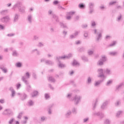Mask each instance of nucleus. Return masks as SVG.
Listing matches in <instances>:
<instances>
[{
    "label": "nucleus",
    "instance_id": "obj_1",
    "mask_svg": "<svg viewBox=\"0 0 124 124\" xmlns=\"http://www.w3.org/2000/svg\"><path fill=\"white\" fill-rule=\"evenodd\" d=\"M72 56V54L70 53L68 54V56L57 57V60H58L59 62V63H58L59 67H60V68H64V67H66L65 64H63L61 62H60V60H64V59H69V58L71 57Z\"/></svg>",
    "mask_w": 124,
    "mask_h": 124
},
{
    "label": "nucleus",
    "instance_id": "obj_2",
    "mask_svg": "<svg viewBox=\"0 0 124 124\" xmlns=\"http://www.w3.org/2000/svg\"><path fill=\"white\" fill-rule=\"evenodd\" d=\"M97 72L98 74L97 76L98 78H101V79H103V80L106 79V76L103 74V69L99 68L97 70Z\"/></svg>",
    "mask_w": 124,
    "mask_h": 124
},
{
    "label": "nucleus",
    "instance_id": "obj_3",
    "mask_svg": "<svg viewBox=\"0 0 124 124\" xmlns=\"http://www.w3.org/2000/svg\"><path fill=\"white\" fill-rule=\"evenodd\" d=\"M25 76H26L22 77L21 80H22V81H23V82H24V83H25V84H26V85H29V81H28V80H27V79L30 78V77L31 76L30 75V73H29V72L26 73Z\"/></svg>",
    "mask_w": 124,
    "mask_h": 124
},
{
    "label": "nucleus",
    "instance_id": "obj_4",
    "mask_svg": "<svg viewBox=\"0 0 124 124\" xmlns=\"http://www.w3.org/2000/svg\"><path fill=\"white\" fill-rule=\"evenodd\" d=\"M2 115H5V116H13V111L10 109H5L4 111L2 112Z\"/></svg>",
    "mask_w": 124,
    "mask_h": 124
},
{
    "label": "nucleus",
    "instance_id": "obj_5",
    "mask_svg": "<svg viewBox=\"0 0 124 124\" xmlns=\"http://www.w3.org/2000/svg\"><path fill=\"white\" fill-rule=\"evenodd\" d=\"M81 98L82 97H81V96L76 95L73 99H71V100H74L75 104L77 105V104H78V103L81 101Z\"/></svg>",
    "mask_w": 124,
    "mask_h": 124
},
{
    "label": "nucleus",
    "instance_id": "obj_6",
    "mask_svg": "<svg viewBox=\"0 0 124 124\" xmlns=\"http://www.w3.org/2000/svg\"><path fill=\"white\" fill-rule=\"evenodd\" d=\"M0 21L2 23H8V22L10 21V17H9V16H7L1 17L0 19Z\"/></svg>",
    "mask_w": 124,
    "mask_h": 124
},
{
    "label": "nucleus",
    "instance_id": "obj_7",
    "mask_svg": "<svg viewBox=\"0 0 124 124\" xmlns=\"http://www.w3.org/2000/svg\"><path fill=\"white\" fill-rule=\"evenodd\" d=\"M45 62V63L46 64H47L48 65H51V64H53L54 62H53L50 61V60H46L45 61V59H42L41 60V62Z\"/></svg>",
    "mask_w": 124,
    "mask_h": 124
},
{
    "label": "nucleus",
    "instance_id": "obj_8",
    "mask_svg": "<svg viewBox=\"0 0 124 124\" xmlns=\"http://www.w3.org/2000/svg\"><path fill=\"white\" fill-rule=\"evenodd\" d=\"M22 5V2H17L16 3L13 7V9H15V8H18V9L21 8V6Z\"/></svg>",
    "mask_w": 124,
    "mask_h": 124
},
{
    "label": "nucleus",
    "instance_id": "obj_9",
    "mask_svg": "<svg viewBox=\"0 0 124 124\" xmlns=\"http://www.w3.org/2000/svg\"><path fill=\"white\" fill-rule=\"evenodd\" d=\"M104 80L105 79H103V78H102L101 80L95 81L94 84V86L95 87H98V86H99V85H100V84H101V83H102V82H103Z\"/></svg>",
    "mask_w": 124,
    "mask_h": 124
},
{
    "label": "nucleus",
    "instance_id": "obj_10",
    "mask_svg": "<svg viewBox=\"0 0 124 124\" xmlns=\"http://www.w3.org/2000/svg\"><path fill=\"white\" fill-rule=\"evenodd\" d=\"M28 22L30 23V24H31L32 22V15H29L27 16V19Z\"/></svg>",
    "mask_w": 124,
    "mask_h": 124
},
{
    "label": "nucleus",
    "instance_id": "obj_11",
    "mask_svg": "<svg viewBox=\"0 0 124 124\" xmlns=\"http://www.w3.org/2000/svg\"><path fill=\"white\" fill-rule=\"evenodd\" d=\"M71 114H72V112H71V110H68L66 112V114H65V118H69V116H70V115H71Z\"/></svg>",
    "mask_w": 124,
    "mask_h": 124
},
{
    "label": "nucleus",
    "instance_id": "obj_12",
    "mask_svg": "<svg viewBox=\"0 0 124 124\" xmlns=\"http://www.w3.org/2000/svg\"><path fill=\"white\" fill-rule=\"evenodd\" d=\"M108 105V101H106L103 104L101 107V109H105L106 106Z\"/></svg>",
    "mask_w": 124,
    "mask_h": 124
},
{
    "label": "nucleus",
    "instance_id": "obj_13",
    "mask_svg": "<svg viewBox=\"0 0 124 124\" xmlns=\"http://www.w3.org/2000/svg\"><path fill=\"white\" fill-rule=\"evenodd\" d=\"M27 98V94L24 93L23 94L20 95V99L21 100H25Z\"/></svg>",
    "mask_w": 124,
    "mask_h": 124
},
{
    "label": "nucleus",
    "instance_id": "obj_14",
    "mask_svg": "<svg viewBox=\"0 0 124 124\" xmlns=\"http://www.w3.org/2000/svg\"><path fill=\"white\" fill-rule=\"evenodd\" d=\"M10 90L12 92V95L11 96L12 97H14L15 95V91L14 90V89H13V88L12 87H10Z\"/></svg>",
    "mask_w": 124,
    "mask_h": 124
},
{
    "label": "nucleus",
    "instance_id": "obj_15",
    "mask_svg": "<svg viewBox=\"0 0 124 124\" xmlns=\"http://www.w3.org/2000/svg\"><path fill=\"white\" fill-rule=\"evenodd\" d=\"M19 10L21 13H25V10H26V7L25 6H22L19 9Z\"/></svg>",
    "mask_w": 124,
    "mask_h": 124
},
{
    "label": "nucleus",
    "instance_id": "obj_16",
    "mask_svg": "<svg viewBox=\"0 0 124 124\" xmlns=\"http://www.w3.org/2000/svg\"><path fill=\"white\" fill-rule=\"evenodd\" d=\"M34 104V102L33 101L30 100L28 102V106H33Z\"/></svg>",
    "mask_w": 124,
    "mask_h": 124
},
{
    "label": "nucleus",
    "instance_id": "obj_17",
    "mask_svg": "<svg viewBox=\"0 0 124 124\" xmlns=\"http://www.w3.org/2000/svg\"><path fill=\"white\" fill-rule=\"evenodd\" d=\"M48 81H50V82H52L53 83H55L56 82V80L52 77L49 76L48 78Z\"/></svg>",
    "mask_w": 124,
    "mask_h": 124
},
{
    "label": "nucleus",
    "instance_id": "obj_18",
    "mask_svg": "<svg viewBox=\"0 0 124 124\" xmlns=\"http://www.w3.org/2000/svg\"><path fill=\"white\" fill-rule=\"evenodd\" d=\"M7 12H8V10H2L0 13L1 14V15H2L3 16V15H5V14H6V13H7Z\"/></svg>",
    "mask_w": 124,
    "mask_h": 124
},
{
    "label": "nucleus",
    "instance_id": "obj_19",
    "mask_svg": "<svg viewBox=\"0 0 124 124\" xmlns=\"http://www.w3.org/2000/svg\"><path fill=\"white\" fill-rule=\"evenodd\" d=\"M97 102H98V100L96 99L93 103V109H95V107L96 105L97 104Z\"/></svg>",
    "mask_w": 124,
    "mask_h": 124
},
{
    "label": "nucleus",
    "instance_id": "obj_20",
    "mask_svg": "<svg viewBox=\"0 0 124 124\" xmlns=\"http://www.w3.org/2000/svg\"><path fill=\"white\" fill-rule=\"evenodd\" d=\"M122 114H123V111H118L117 113H116V117L117 118H120V116H121V115H122Z\"/></svg>",
    "mask_w": 124,
    "mask_h": 124
},
{
    "label": "nucleus",
    "instance_id": "obj_21",
    "mask_svg": "<svg viewBox=\"0 0 124 124\" xmlns=\"http://www.w3.org/2000/svg\"><path fill=\"white\" fill-rule=\"evenodd\" d=\"M18 19H19V16L17 14H16L14 18V22H17L18 21Z\"/></svg>",
    "mask_w": 124,
    "mask_h": 124
},
{
    "label": "nucleus",
    "instance_id": "obj_22",
    "mask_svg": "<svg viewBox=\"0 0 124 124\" xmlns=\"http://www.w3.org/2000/svg\"><path fill=\"white\" fill-rule=\"evenodd\" d=\"M37 94H38V92L34 91L31 94V96L32 97H34L35 96H36Z\"/></svg>",
    "mask_w": 124,
    "mask_h": 124
},
{
    "label": "nucleus",
    "instance_id": "obj_23",
    "mask_svg": "<svg viewBox=\"0 0 124 124\" xmlns=\"http://www.w3.org/2000/svg\"><path fill=\"white\" fill-rule=\"evenodd\" d=\"M72 65H73V66H75V65H80V64L79 62L76 61V60H74L72 63Z\"/></svg>",
    "mask_w": 124,
    "mask_h": 124
},
{
    "label": "nucleus",
    "instance_id": "obj_24",
    "mask_svg": "<svg viewBox=\"0 0 124 124\" xmlns=\"http://www.w3.org/2000/svg\"><path fill=\"white\" fill-rule=\"evenodd\" d=\"M105 73H106V74L107 75H110V74H111V70L109 69H107L105 71Z\"/></svg>",
    "mask_w": 124,
    "mask_h": 124
},
{
    "label": "nucleus",
    "instance_id": "obj_25",
    "mask_svg": "<svg viewBox=\"0 0 124 124\" xmlns=\"http://www.w3.org/2000/svg\"><path fill=\"white\" fill-rule=\"evenodd\" d=\"M109 55L110 56H116V55H118V52L115 51L110 52L109 53Z\"/></svg>",
    "mask_w": 124,
    "mask_h": 124
},
{
    "label": "nucleus",
    "instance_id": "obj_26",
    "mask_svg": "<svg viewBox=\"0 0 124 124\" xmlns=\"http://www.w3.org/2000/svg\"><path fill=\"white\" fill-rule=\"evenodd\" d=\"M52 107H53V105H51L48 107L49 110H48V113L49 115H51V114H52V110H51V108H52Z\"/></svg>",
    "mask_w": 124,
    "mask_h": 124
},
{
    "label": "nucleus",
    "instance_id": "obj_27",
    "mask_svg": "<svg viewBox=\"0 0 124 124\" xmlns=\"http://www.w3.org/2000/svg\"><path fill=\"white\" fill-rule=\"evenodd\" d=\"M72 112L73 114L76 115V114H77V108H73L72 109Z\"/></svg>",
    "mask_w": 124,
    "mask_h": 124
},
{
    "label": "nucleus",
    "instance_id": "obj_28",
    "mask_svg": "<svg viewBox=\"0 0 124 124\" xmlns=\"http://www.w3.org/2000/svg\"><path fill=\"white\" fill-rule=\"evenodd\" d=\"M0 69H1V70L3 71V72H4V73H7V69L2 67V66H1L0 67Z\"/></svg>",
    "mask_w": 124,
    "mask_h": 124
},
{
    "label": "nucleus",
    "instance_id": "obj_29",
    "mask_svg": "<svg viewBox=\"0 0 124 124\" xmlns=\"http://www.w3.org/2000/svg\"><path fill=\"white\" fill-rule=\"evenodd\" d=\"M60 25L61 28H63V29H64V28L67 29V26H66V25H65L62 22H61L60 23Z\"/></svg>",
    "mask_w": 124,
    "mask_h": 124
},
{
    "label": "nucleus",
    "instance_id": "obj_30",
    "mask_svg": "<svg viewBox=\"0 0 124 124\" xmlns=\"http://www.w3.org/2000/svg\"><path fill=\"white\" fill-rule=\"evenodd\" d=\"M12 55H13V57H17V56H18V52H17L16 51V50H14L13 51Z\"/></svg>",
    "mask_w": 124,
    "mask_h": 124
},
{
    "label": "nucleus",
    "instance_id": "obj_31",
    "mask_svg": "<svg viewBox=\"0 0 124 124\" xmlns=\"http://www.w3.org/2000/svg\"><path fill=\"white\" fill-rule=\"evenodd\" d=\"M123 85H124V82L120 83L119 85H117L116 86V90H119V89H121V88H122Z\"/></svg>",
    "mask_w": 124,
    "mask_h": 124
},
{
    "label": "nucleus",
    "instance_id": "obj_32",
    "mask_svg": "<svg viewBox=\"0 0 124 124\" xmlns=\"http://www.w3.org/2000/svg\"><path fill=\"white\" fill-rule=\"evenodd\" d=\"M53 18L55 20L56 22H59V18H58V16H56V15H53Z\"/></svg>",
    "mask_w": 124,
    "mask_h": 124
},
{
    "label": "nucleus",
    "instance_id": "obj_33",
    "mask_svg": "<svg viewBox=\"0 0 124 124\" xmlns=\"http://www.w3.org/2000/svg\"><path fill=\"white\" fill-rule=\"evenodd\" d=\"M92 83V78L91 77H89L87 79V83L89 84Z\"/></svg>",
    "mask_w": 124,
    "mask_h": 124
},
{
    "label": "nucleus",
    "instance_id": "obj_34",
    "mask_svg": "<svg viewBox=\"0 0 124 124\" xmlns=\"http://www.w3.org/2000/svg\"><path fill=\"white\" fill-rule=\"evenodd\" d=\"M81 59L82 61H84V62H88L89 61L88 58L85 56L81 57Z\"/></svg>",
    "mask_w": 124,
    "mask_h": 124
},
{
    "label": "nucleus",
    "instance_id": "obj_35",
    "mask_svg": "<svg viewBox=\"0 0 124 124\" xmlns=\"http://www.w3.org/2000/svg\"><path fill=\"white\" fill-rule=\"evenodd\" d=\"M103 62H106L107 61V58L105 56L103 55L102 56V59H101Z\"/></svg>",
    "mask_w": 124,
    "mask_h": 124
},
{
    "label": "nucleus",
    "instance_id": "obj_36",
    "mask_svg": "<svg viewBox=\"0 0 124 124\" xmlns=\"http://www.w3.org/2000/svg\"><path fill=\"white\" fill-rule=\"evenodd\" d=\"M115 3H117V1H110L109 3V5L110 6L114 5Z\"/></svg>",
    "mask_w": 124,
    "mask_h": 124
},
{
    "label": "nucleus",
    "instance_id": "obj_37",
    "mask_svg": "<svg viewBox=\"0 0 124 124\" xmlns=\"http://www.w3.org/2000/svg\"><path fill=\"white\" fill-rule=\"evenodd\" d=\"M121 20H122V15H120L117 17L116 21H117V22H120Z\"/></svg>",
    "mask_w": 124,
    "mask_h": 124
},
{
    "label": "nucleus",
    "instance_id": "obj_38",
    "mask_svg": "<svg viewBox=\"0 0 124 124\" xmlns=\"http://www.w3.org/2000/svg\"><path fill=\"white\" fill-rule=\"evenodd\" d=\"M74 14H75V12H71L67 13V15H69L70 16H72L73 15H74Z\"/></svg>",
    "mask_w": 124,
    "mask_h": 124
},
{
    "label": "nucleus",
    "instance_id": "obj_39",
    "mask_svg": "<svg viewBox=\"0 0 124 124\" xmlns=\"http://www.w3.org/2000/svg\"><path fill=\"white\" fill-rule=\"evenodd\" d=\"M110 124V120H109L108 119H106L104 121V124Z\"/></svg>",
    "mask_w": 124,
    "mask_h": 124
},
{
    "label": "nucleus",
    "instance_id": "obj_40",
    "mask_svg": "<svg viewBox=\"0 0 124 124\" xmlns=\"http://www.w3.org/2000/svg\"><path fill=\"white\" fill-rule=\"evenodd\" d=\"M89 9H93V5H94L93 3H90L89 4Z\"/></svg>",
    "mask_w": 124,
    "mask_h": 124
},
{
    "label": "nucleus",
    "instance_id": "obj_41",
    "mask_svg": "<svg viewBox=\"0 0 124 124\" xmlns=\"http://www.w3.org/2000/svg\"><path fill=\"white\" fill-rule=\"evenodd\" d=\"M22 116H23V112L19 113L17 117V119H22Z\"/></svg>",
    "mask_w": 124,
    "mask_h": 124
},
{
    "label": "nucleus",
    "instance_id": "obj_42",
    "mask_svg": "<svg viewBox=\"0 0 124 124\" xmlns=\"http://www.w3.org/2000/svg\"><path fill=\"white\" fill-rule=\"evenodd\" d=\"M103 62H104L102 60H100V61H99L98 62V63L97 64L99 65H102L103 64Z\"/></svg>",
    "mask_w": 124,
    "mask_h": 124
},
{
    "label": "nucleus",
    "instance_id": "obj_43",
    "mask_svg": "<svg viewBox=\"0 0 124 124\" xmlns=\"http://www.w3.org/2000/svg\"><path fill=\"white\" fill-rule=\"evenodd\" d=\"M112 80L108 81V82L106 83V86H110L111 84H112Z\"/></svg>",
    "mask_w": 124,
    "mask_h": 124
},
{
    "label": "nucleus",
    "instance_id": "obj_44",
    "mask_svg": "<svg viewBox=\"0 0 124 124\" xmlns=\"http://www.w3.org/2000/svg\"><path fill=\"white\" fill-rule=\"evenodd\" d=\"M102 36V35H101V33H99L98 35V37L97 38V41H99V39H100V38H101V37Z\"/></svg>",
    "mask_w": 124,
    "mask_h": 124
},
{
    "label": "nucleus",
    "instance_id": "obj_45",
    "mask_svg": "<svg viewBox=\"0 0 124 124\" xmlns=\"http://www.w3.org/2000/svg\"><path fill=\"white\" fill-rule=\"evenodd\" d=\"M46 120V117L45 116H42L41 117V122H44Z\"/></svg>",
    "mask_w": 124,
    "mask_h": 124
},
{
    "label": "nucleus",
    "instance_id": "obj_46",
    "mask_svg": "<svg viewBox=\"0 0 124 124\" xmlns=\"http://www.w3.org/2000/svg\"><path fill=\"white\" fill-rule=\"evenodd\" d=\"M58 9H60L61 10H65V8L62 7V6L60 5H58Z\"/></svg>",
    "mask_w": 124,
    "mask_h": 124
},
{
    "label": "nucleus",
    "instance_id": "obj_47",
    "mask_svg": "<svg viewBox=\"0 0 124 124\" xmlns=\"http://www.w3.org/2000/svg\"><path fill=\"white\" fill-rule=\"evenodd\" d=\"M16 66L17 67H21L22 66V63L18 62L16 63Z\"/></svg>",
    "mask_w": 124,
    "mask_h": 124
},
{
    "label": "nucleus",
    "instance_id": "obj_48",
    "mask_svg": "<svg viewBox=\"0 0 124 124\" xmlns=\"http://www.w3.org/2000/svg\"><path fill=\"white\" fill-rule=\"evenodd\" d=\"M78 7L79 8H84V7H85V5H84L83 4H79L78 5Z\"/></svg>",
    "mask_w": 124,
    "mask_h": 124
},
{
    "label": "nucleus",
    "instance_id": "obj_49",
    "mask_svg": "<svg viewBox=\"0 0 124 124\" xmlns=\"http://www.w3.org/2000/svg\"><path fill=\"white\" fill-rule=\"evenodd\" d=\"M93 115L94 116H99L100 115V112H93Z\"/></svg>",
    "mask_w": 124,
    "mask_h": 124
},
{
    "label": "nucleus",
    "instance_id": "obj_50",
    "mask_svg": "<svg viewBox=\"0 0 124 124\" xmlns=\"http://www.w3.org/2000/svg\"><path fill=\"white\" fill-rule=\"evenodd\" d=\"M58 3H60V2L58 0H55L53 2V4H54V5H57Z\"/></svg>",
    "mask_w": 124,
    "mask_h": 124
},
{
    "label": "nucleus",
    "instance_id": "obj_51",
    "mask_svg": "<svg viewBox=\"0 0 124 124\" xmlns=\"http://www.w3.org/2000/svg\"><path fill=\"white\" fill-rule=\"evenodd\" d=\"M32 77H33V78H34V79L37 78V77L36 76V74H35V73H33L32 74Z\"/></svg>",
    "mask_w": 124,
    "mask_h": 124
},
{
    "label": "nucleus",
    "instance_id": "obj_52",
    "mask_svg": "<svg viewBox=\"0 0 124 124\" xmlns=\"http://www.w3.org/2000/svg\"><path fill=\"white\" fill-rule=\"evenodd\" d=\"M93 54V51L90 50L88 51V55H91Z\"/></svg>",
    "mask_w": 124,
    "mask_h": 124
},
{
    "label": "nucleus",
    "instance_id": "obj_53",
    "mask_svg": "<svg viewBox=\"0 0 124 124\" xmlns=\"http://www.w3.org/2000/svg\"><path fill=\"white\" fill-rule=\"evenodd\" d=\"M93 9H89V14H93Z\"/></svg>",
    "mask_w": 124,
    "mask_h": 124
},
{
    "label": "nucleus",
    "instance_id": "obj_54",
    "mask_svg": "<svg viewBox=\"0 0 124 124\" xmlns=\"http://www.w3.org/2000/svg\"><path fill=\"white\" fill-rule=\"evenodd\" d=\"M99 116L100 117V118L101 119H102V118H104V114H103V113H102L101 112H100V115Z\"/></svg>",
    "mask_w": 124,
    "mask_h": 124
},
{
    "label": "nucleus",
    "instance_id": "obj_55",
    "mask_svg": "<svg viewBox=\"0 0 124 124\" xmlns=\"http://www.w3.org/2000/svg\"><path fill=\"white\" fill-rule=\"evenodd\" d=\"M21 87V84L18 83L16 84V89L17 90H19L20 89V87Z\"/></svg>",
    "mask_w": 124,
    "mask_h": 124
},
{
    "label": "nucleus",
    "instance_id": "obj_56",
    "mask_svg": "<svg viewBox=\"0 0 124 124\" xmlns=\"http://www.w3.org/2000/svg\"><path fill=\"white\" fill-rule=\"evenodd\" d=\"M91 25L92 27H94L95 26V22L94 21H92L91 22Z\"/></svg>",
    "mask_w": 124,
    "mask_h": 124
},
{
    "label": "nucleus",
    "instance_id": "obj_57",
    "mask_svg": "<svg viewBox=\"0 0 124 124\" xmlns=\"http://www.w3.org/2000/svg\"><path fill=\"white\" fill-rule=\"evenodd\" d=\"M114 45H116V41H113L112 43L109 45V46L111 47L112 46H114Z\"/></svg>",
    "mask_w": 124,
    "mask_h": 124
},
{
    "label": "nucleus",
    "instance_id": "obj_58",
    "mask_svg": "<svg viewBox=\"0 0 124 124\" xmlns=\"http://www.w3.org/2000/svg\"><path fill=\"white\" fill-rule=\"evenodd\" d=\"M70 39H73V38H76V37L74 35H71L70 36Z\"/></svg>",
    "mask_w": 124,
    "mask_h": 124
},
{
    "label": "nucleus",
    "instance_id": "obj_59",
    "mask_svg": "<svg viewBox=\"0 0 124 124\" xmlns=\"http://www.w3.org/2000/svg\"><path fill=\"white\" fill-rule=\"evenodd\" d=\"M13 122H14V118H12V119H11L9 121V124H12V123H13Z\"/></svg>",
    "mask_w": 124,
    "mask_h": 124
},
{
    "label": "nucleus",
    "instance_id": "obj_60",
    "mask_svg": "<svg viewBox=\"0 0 124 124\" xmlns=\"http://www.w3.org/2000/svg\"><path fill=\"white\" fill-rule=\"evenodd\" d=\"M88 121H89V118L87 117L86 118H84L83 119V123H86V122H88Z\"/></svg>",
    "mask_w": 124,
    "mask_h": 124
},
{
    "label": "nucleus",
    "instance_id": "obj_61",
    "mask_svg": "<svg viewBox=\"0 0 124 124\" xmlns=\"http://www.w3.org/2000/svg\"><path fill=\"white\" fill-rule=\"evenodd\" d=\"M84 37H88L89 36V34L87 32H84Z\"/></svg>",
    "mask_w": 124,
    "mask_h": 124
},
{
    "label": "nucleus",
    "instance_id": "obj_62",
    "mask_svg": "<svg viewBox=\"0 0 124 124\" xmlns=\"http://www.w3.org/2000/svg\"><path fill=\"white\" fill-rule=\"evenodd\" d=\"M15 35V34L14 33H10V34H7V36H10V37L14 36Z\"/></svg>",
    "mask_w": 124,
    "mask_h": 124
},
{
    "label": "nucleus",
    "instance_id": "obj_63",
    "mask_svg": "<svg viewBox=\"0 0 124 124\" xmlns=\"http://www.w3.org/2000/svg\"><path fill=\"white\" fill-rule=\"evenodd\" d=\"M79 32H80L76 31L74 34V36L76 37L77 36V35H78V34H79Z\"/></svg>",
    "mask_w": 124,
    "mask_h": 124
},
{
    "label": "nucleus",
    "instance_id": "obj_64",
    "mask_svg": "<svg viewBox=\"0 0 124 124\" xmlns=\"http://www.w3.org/2000/svg\"><path fill=\"white\" fill-rule=\"evenodd\" d=\"M0 103H1V104H3V103H4V99H0Z\"/></svg>",
    "mask_w": 124,
    "mask_h": 124
}]
</instances>
